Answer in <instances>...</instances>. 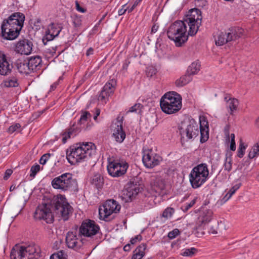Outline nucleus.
Masks as SVG:
<instances>
[{
  "label": "nucleus",
  "mask_w": 259,
  "mask_h": 259,
  "mask_svg": "<svg viewBox=\"0 0 259 259\" xmlns=\"http://www.w3.org/2000/svg\"><path fill=\"white\" fill-rule=\"evenodd\" d=\"M67 220L69 214L72 212V207L67 201L65 196L58 195L50 204H42L38 206L35 211L34 217L36 220H43L48 224L53 222L54 217L52 210Z\"/></svg>",
  "instance_id": "nucleus-1"
},
{
  "label": "nucleus",
  "mask_w": 259,
  "mask_h": 259,
  "mask_svg": "<svg viewBox=\"0 0 259 259\" xmlns=\"http://www.w3.org/2000/svg\"><path fill=\"white\" fill-rule=\"evenodd\" d=\"M96 153V146L93 143L78 144L71 146L66 152V158L71 164L86 160Z\"/></svg>",
  "instance_id": "nucleus-2"
},
{
  "label": "nucleus",
  "mask_w": 259,
  "mask_h": 259,
  "mask_svg": "<svg viewBox=\"0 0 259 259\" xmlns=\"http://www.w3.org/2000/svg\"><path fill=\"white\" fill-rule=\"evenodd\" d=\"M40 247L32 244L27 246L16 245L11 250V259H38L40 256Z\"/></svg>",
  "instance_id": "nucleus-3"
},
{
  "label": "nucleus",
  "mask_w": 259,
  "mask_h": 259,
  "mask_svg": "<svg viewBox=\"0 0 259 259\" xmlns=\"http://www.w3.org/2000/svg\"><path fill=\"white\" fill-rule=\"evenodd\" d=\"M181 98L174 92L167 93L160 100V107L165 113L170 114L179 111L182 108Z\"/></svg>",
  "instance_id": "nucleus-4"
},
{
  "label": "nucleus",
  "mask_w": 259,
  "mask_h": 259,
  "mask_svg": "<svg viewBox=\"0 0 259 259\" xmlns=\"http://www.w3.org/2000/svg\"><path fill=\"white\" fill-rule=\"evenodd\" d=\"M24 20L25 15L23 13H13L7 19L4 20L1 25V32H20Z\"/></svg>",
  "instance_id": "nucleus-5"
},
{
  "label": "nucleus",
  "mask_w": 259,
  "mask_h": 259,
  "mask_svg": "<svg viewBox=\"0 0 259 259\" xmlns=\"http://www.w3.org/2000/svg\"><path fill=\"white\" fill-rule=\"evenodd\" d=\"M209 170L206 163H201L195 166L189 175V181L193 188L201 186L208 179Z\"/></svg>",
  "instance_id": "nucleus-6"
},
{
  "label": "nucleus",
  "mask_w": 259,
  "mask_h": 259,
  "mask_svg": "<svg viewBox=\"0 0 259 259\" xmlns=\"http://www.w3.org/2000/svg\"><path fill=\"white\" fill-rule=\"evenodd\" d=\"M179 130L182 142L195 139L199 133L198 125L193 119L182 121Z\"/></svg>",
  "instance_id": "nucleus-7"
},
{
  "label": "nucleus",
  "mask_w": 259,
  "mask_h": 259,
  "mask_svg": "<svg viewBox=\"0 0 259 259\" xmlns=\"http://www.w3.org/2000/svg\"><path fill=\"white\" fill-rule=\"evenodd\" d=\"M51 185L55 189L67 191L76 187L77 183L76 179L73 178L72 174L66 172L54 178Z\"/></svg>",
  "instance_id": "nucleus-8"
},
{
  "label": "nucleus",
  "mask_w": 259,
  "mask_h": 259,
  "mask_svg": "<svg viewBox=\"0 0 259 259\" xmlns=\"http://www.w3.org/2000/svg\"><path fill=\"white\" fill-rule=\"evenodd\" d=\"M102 208L99 209L100 219L105 221H109L108 217L112 213H118L121 208L120 205L115 200L110 199L107 200L103 205Z\"/></svg>",
  "instance_id": "nucleus-9"
},
{
  "label": "nucleus",
  "mask_w": 259,
  "mask_h": 259,
  "mask_svg": "<svg viewBox=\"0 0 259 259\" xmlns=\"http://www.w3.org/2000/svg\"><path fill=\"white\" fill-rule=\"evenodd\" d=\"M128 167V165L125 161H113L109 162L107 170L112 177H119L126 173Z\"/></svg>",
  "instance_id": "nucleus-10"
},
{
  "label": "nucleus",
  "mask_w": 259,
  "mask_h": 259,
  "mask_svg": "<svg viewBox=\"0 0 259 259\" xmlns=\"http://www.w3.org/2000/svg\"><path fill=\"white\" fill-rule=\"evenodd\" d=\"M212 215L213 212L209 209L200 212L193 228L194 230L196 231L197 233L200 232L201 234H203V231L205 229L206 225L211 220Z\"/></svg>",
  "instance_id": "nucleus-11"
},
{
  "label": "nucleus",
  "mask_w": 259,
  "mask_h": 259,
  "mask_svg": "<svg viewBox=\"0 0 259 259\" xmlns=\"http://www.w3.org/2000/svg\"><path fill=\"white\" fill-rule=\"evenodd\" d=\"M161 160V157L154 153L152 149H147L143 151L142 161L146 167L153 168L158 165Z\"/></svg>",
  "instance_id": "nucleus-12"
},
{
  "label": "nucleus",
  "mask_w": 259,
  "mask_h": 259,
  "mask_svg": "<svg viewBox=\"0 0 259 259\" xmlns=\"http://www.w3.org/2000/svg\"><path fill=\"white\" fill-rule=\"evenodd\" d=\"M100 227L95 221L87 220L82 223L79 228V234L87 237H92L99 231Z\"/></svg>",
  "instance_id": "nucleus-13"
},
{
  "label": "nucleus",
  "mask_w": 259,
  "mask_h": 259,
  "mask_svg": "<svg viewBox=\"0 0 259 259\" xmlns=\"http://www.w3.org/2000/svg\"><path fill=\"white\" fill-rule=\"evenodd\" d=\"M140 191L139 185L137 183L130 182L123 190L122 198L125 201L129 202L135 198Z\"/></svg>",
  "instance_id": "nucleus-14"
},
{
  "label": "nucleus",
  "mask_w": 259,
  "mask_h": 259,
  "mask_svg": "<svg viewBox=\"0 0 259 259\" xmlns=\"http://www.w3.org/2000/svg\"><path fill=\"white\" fill-rule=\"evenodd\" d=\"M115 85L116 81L114 79H111L107 82L103 87L98 96V100L103 104H106L109 97L113 94Z\"/></svg>",
  "instance_id": "nucleus-15"
},
{
  "label": "nucleus",
  "mask_w": 259,
  "mask_h": 259,
  "mask_svg": "<svg viewBox=\"0 0 259 259\" xmlns=\"http://www.w3.org/2000/svg\"><path fill=\"white\" fill-rule=\"evenodd\" d=\"M33 44L28 39L19 41L16 45L15 51L21 55H28L32 51Z\"/></svg>",
  "instance_id": "nucleus-16"
},
{
  "label": "nucleus",
  "mask_w": 259,
  "mask_h": 259,
  "mask_svg": "<svg viewBox=\"0 0 259 259\" xmlns=\"http://www.w3.org/2000/svg\"><path fill=\"white\" fill-rule=\"evenodd\" d=\"M113 128L112 137L117 142L121 143L125 138V133L122 126V119H117Z\"/></svg>",
  "instance_id": "nucleus-17"
},
{
  "label": "nucleus",
  "mask_w": 259,
  "mask_h": 259,
  "mask_svg": "<svg viewBox=\"0 0 259 259\" xmlns=\"http://www.w3.org/2000/svg\"><path fill=\"white\" fill-rule=\"evenodd\" d=\"M239 37L237 33H215L213 36L215 44L217 46H223Z\"/></svg>",
  "instance_id": "nucleus-18"
},
{
  "label": "nucleus",
  "mask_w": 259,
  "mask_h": 259,
  "mask_svg": "<svg viewBox=\"0 0 259 259\" xmlns=\"http://www.w3.org/2000/svg\"><path fill=\"white\" fill-rule=\"evenodd\" d=\"M168 37L173 40L177 47H181L188 38V36H194L196 33H166Z\"/></svg>",
  "instance_id": "nucleus-19"
},
{
  "label": "nucleus",
  "mask_w": 259,
  "mask_h": 259,
  "mask_svg": "<svg viewBox=\"0 0 259 259\" xmlns=\"http://www.w3.org/2000/svg\"><path fill=\"white\" fill-rule=\"evenodd\" d=\"M13 65L7 60L6 55L0 52V74L6 76L10 74L13 69Z\"/></svg>",
  "instance_id": "nucleus-20"
},
{
  "label": "nucleus",
  "mask_w": 259,
  "mask_h": 259,
  "mask_svg": "<svg viewBox=\"0 0 259 259\" xmlns=\"http://www.w3.org/2000/svg\"><path fill=\"white\" fill-rule=\"evenodd\" d=\"M66 243L69 248L77 249L82 245L81 241L79 239L75 233L69 232L66 237Z\"/></svg>",
  "instance_id": "nucleus-21"
},
{
  "label": "nucleus",
  "mask_w": 259,
  "mask_h": 259,
  "mask_svg": "<svg viewBox=\"0 0 259 259\" xmlns=\"http://www.w3.org/2000/svg\"><path fill=\"white\" fill-rule=\"evenodd\" d=\"M200 133V142L204 143L208 139V123L205 117H200V127L199 128Z\"/></svg>",
  "instance_id": "nucleus-22"
},
{
  "label": "nucleus",
  "mask_w": 259,
  "mask_h": 259,
  "mask_svg": "<svg viewBox=\"0 0 259 259\" xmlns=\"http://www.w3.org/2000/svg\"><path fill=\"white\" fill-rule=\"evenodd\" d=\"M187 27L185 19L176 21L170 25L167 32H187Z\"/></svg>",
  "instance_id": "nucleus-23"
},
{
  "label": "nucleus",
  "mask_w": 259,
  "mask_h": 259,
  "mask_svg": "<svg viewBox=\"0 0 259 259\" xmlns=\"http://www.w3.org/2000/svg\"><path fill=\"white\" fill-rule=\"evenodd\" d=\"M185 20L187 26H189L187 32H197L201 23V20H199L198 16L196 19L194 18H186Z\"/></svg>",
  "instance_id": "nucleus-24"
},
{
  "label": "nucleus",
  "mask_w": 259,
  "mask_h": 259,
  "mask_svg": "<svg viewBox=\"0 0 259 259\" xmlns=\"http://www.w3.org/2000/svg\"><path fill=\"white\" fill-rule=\"evenodd\" d=\"M27 60L31 73L37 71L41 67L42 61L40 56L32 57Z\"/></svg>",
  "instance_id": "nucleus-25"
},
{
  "label": "nucleus",
  "mask_w": 259,
  "mask_h": 259,
  "mask_svg": "<svg viewBox=\"0 0 259 259\" xmlns=\"http://www.w3.org/2000/svg\"><path fill=\"white\" fill-rule=\"evenodd\" d=\"M15 65L20 73L25 74L31 73L27 59H18L16 60Z\"/></svg>",
  "instance_id": "nucleus-26"
},
{
  "label": "nucleus",
  "mask_w": 259,
  "mask_h": 259,
  "mask_svg": "<svg viewBox=\"0 0 259 259\" xmlns=\"http://www.w3.org/2000/svg\"><path fill=\"white\" fill-rule=\"evenodd\" d=\"M80 131V128L76 126L75 123L73 124L71 127L66 130L62 135V141L65 143L68 139L71 136H76Z\"/></svg>",
  "instance_id": "nucleus-27"
},
{
  "label": "nucleus",
  "mask_w": 259,
  "mask_h": 259,
  "mask_svg": "<svg viewBox=\"0 0 259 259\" xmlns=\"http://www.w3.org/2000/svg\"><path fill=\"white\" fill-rule=\"evenodd\" d=\"M18 85V79L16 76H12L6 78L0 84L2 88H15Z\"/></svg>",
  "instance_id": "nucleus-28"
},
{
  "label": "nucleus",
  "mask_w": 259,
  "mask_h": 259,
  "mask_svg": "<svg viewBox=\"0 0 259 259\" xmlns=\"http://www.w3.org/2000/svg\"><path fill=\"white\" fill-rule=\"evenodd\" d=\"M146 245L142 243L139 245L134 251L132 259H142L145 254Z\"/></svg>",
  "instance_id": "nucleus-29"
},
{
  "label": "nucleus",
  "mask_w": 259,
  "mask_h": 259,
  "mask_svg": "<svg viewBox=\"0 0 259 259\" xmlns=\"http://www.w3.org/2000/svg\"><path fill=\"white\" fill-rule=\"evenodd\" d=\"M239 101L235 98H229L227 101L226 107L230 114L233 115V112L237 109Z\"/></svg>",
  "instance_id": "nucleus-30"
},
{
  "label": "nucleus",
  "mask_w": 259,
  "mask_h": 259,
  "mask_svg": "<svg viewBox=\"0 0 259 259\" xmlns=\"http://www.w3.org/2000/svg\"><path fill=\"white\" fill-rule=\"evenodd\" d=\"M200 69V63L198 60L195 61L191 63L187 69V72L191 75L198 73Z\"/></svg>",
  "instance_id": "nucleus-31"
},
{
  "label": "nucleus",
  "mask_w": 259,
  "mask_h": 259,
  "mask_svg": "<svg viewBox=\"0 0 259 259\" xmlns=\"http://www.w3.org/2000/svg\"><path fill=\"white\" fill-rule=\"evenodd\" d=\"M192 80V75L187 72L185 75L180 77L179 79L176 81V84L177 87H183Z\"/></svg>",
  "instance_id": "nucleus-32"
},
{
  "label": "nucleus",
  "mask_w": 259,
  "mask_h": 259,
  "mask_svg": "<svg viewBox=\"0 0 259 259\" xmlns=\"http://www.w3.org/2000/svg\"><path fill=\"white\" fill-rule=\"evenodd\" d=\"M152 181V184L154 187V189L156 191L161 190L164 188V182L160 178H153Z\"/></svg>",
  "instance_id": "nucleus-33"
},
{
  "label": "nucleus",
  "mask_w": 259,
  "mask_h": 259,
  "mask_svg": "<svg viewBox=\"0 0 259 259\" xmlns=\"http://www.w3.org/2000/svg\"><path fill=\"white\" fill-rule=\"evenodd\" d=\"M241 186V183H239L234 185L225 195L224 198L226 199V200L229 199L231 196L235 193V192L239 189Z\"/></svg>",
  "instance_id": "nucleus-34"
},
{
  "label": "nucleus",
  "mask_w": 259,
  "mask_h": 259,
  "mask_svg": "<svg viewBox=\"0 0 259 259\" xmlns=\"http://www.w3.org/2000/svg\"><path fill=\"white\" fill-rule=\"evenodd\" d=\"M61 30L62 27L60 24L52 23L49 26L45 32H60Z\"/></svg>",
  "instance_id": "nucleus-35"
},
{
  "label": "nucleus",
  "mask_w": 259,
  "mask_h": 259,
  "mask_svg": "<svg viewBox=\"0 0 259 259\" xmlns=\"http://www.w3.org/2000/svg\"><path fill=\"white\" fill-rule=\"evenodd\" d=\"M259 154V143L254 145L250 149L248 153V157L250 159L253 158Z\"/></svg>",
  "instance_id": "nucleus-36"
},
{
  "label": "nucleus",
  "mask_w": 259,
  "mask_h": 259,
  "mask_svg": "<svg viewBox=\"0 0 259 259\" xmlns=\"http://www.w3.org/2000/svg\"><path fill=\"white\" fill-rule=\"evenodd\" d=\"M189 17L187 18H194L196 19L197 16H198V18L199 20L202 19V16L201 15V11L196 8L192 9L189 12Z\"/></svg>",
  "instance_id": "nucleus-37"
},
{
  "label": "nucleus",
  "mask_w": 259,
  "mask_h": 259,
  "mask_svg": "<svg viewBox=\"0 0 259 259\" xmlns=\"http://www.w3.org/2000/svg\"><path fill=\"white\" fill-rule=\"evenodd\" d=\"M59 34L57 33L54 35L53 33H45V35L42 38V41L44 45H46L48 41H51L57 37Z\"/></svg>",
  "instance_id": "nucleus-38"
},
{
  "label": "nucleus",
  "mask_w": 259,
  "mask_h": 259,
  "mask_svg": "<svg viewBox=\"0 0 259 259\" xmlns=\"http://www.w3.org/2000/svg\"><path fill=\"white\" fill-rule=\"evenodd\" d=\"M50 259H67V254L63 250H60L57 253H53Z\"/></svg>",
  "instance_id": "nucleus-39"
},
{
  "label": "nucleus",
  "mask_w": 259,
  "mask_h": 259,
  "mask_svg": "<svg viewBox=\"0 0 259 259\" xmlns=\"http://www.w3.org/2000/svg\"><path fill=\"white\" fill-rule=\"evenodd\" d=\"M196 252V249L194 247H191V248H186L182 250L181 254L185 256H192Z\"/></svg>",
  "instance_id": "nucleus-40"
},
{
  "label": "nucleus",
  "mask_w": 259,
  "mask_h": 259,
  "mask_svg": "<svg viewBox=\"0 0 259 259\" xmlns=\"http://www.w3.org/2000/svg\"><path fill=\"white\" fill-rule=\"evenodd\" d=\"M20 33H0L1 36L4 40H12L17 38Z\"/></svg>",
  "instance_id": "nucleus-41"
},
{
  "label": "nucleus",
  "mask_w": 259,
  "mask_h": 259,
  "mask_svg": "<svg viewBox=\"0 0 259 259\" xmlns=\"http://www.w3.org/2000/svg\"><path fill=\"white\" fill-rule=\"evenodd\" d=\"M175 212V209L172 207H167L163 211L162 217L165 219L170 218Z\"/></svg>",
  "instance_id": "nucleus-42"
},
{
  "label": "nucleus",
  "mask_w": 259,
  "mask_h": 259,
  "mask_svg": "<svg viewBox=\"0 0 259 259\" xmlns=\"http://www.w3.org/2000/svg\"><path fill=\"white\" fill-rule=\"evenodd\" d=\"M92 183L97 187H99L102 184V179L100 175H95L92 180Z\"/></svg>",
  "instance_id": "nucleus-43"
},
{
  "label": "nucleus",
  "mask_w": 259,
  "mask_h": 259,
  "mask_svg": "<svg viewBox=\"0 0 259 259\" xmlns=\"http://www.w3.org/2000/svg\"><path fill=\"white\" fill-rule=\"evenodd\" d=\"M21 125L19 123H16L11 125L8 129L7 132L9 134H12L20 129Z\"/></svg>",
  "instance_id": "nucleus-44"
},
{
  "label": "nucleus",
  "mask_w": 259,
  "mask_h": 259,
  "mask_svg": "<svg viewBox=\"0 0 259 259\" xmlns=\"http://www.w3.org/2000/svg\"><path fill=\"white\" fill-rule=\"evenodd\" d=\"M143 108V105L140 103L136 104L132 106L127 112H140Z\"/></svg>",
  "instance_id": "nucleus-45"
},
{
  "label": "nucleus",
  "mask_w": 259,
  "mask_h": 259,
  "mask_svg": "<svg viewBox=\"0 0 259 259\" xmlns=\"http://www.w3.org/2000/svg\"><path fill=\"white\" fill-rule=\"evenodd\" d=\"M245 149L246 146L244 145V143L241 141L239 144V148L238 149L237 156L241 158L243 156Z\"/></svg>",
  "instance_id": "nucleus-46"
},
{
  "label": "nucleus",
  "mask_w": 259,
  "mask_h": 259,
  "mask_svg": "<svg viewBox=\"0 0 259 259\" xmlns=\"http://www.w3.org/2000/svg\"><path fill=\"white\" fill-rule=\"evenodd\" d=\"M91 117V114L85 111L82 113V115H81L79 119V123L80 124L84 123L85 121L87 120V119Z\"/></svg>",
  "instance_id": "nucleus-47"
},
{
  "label": "nucleus",
  "mask_w": 259,
  "mask_h": 259,
  "mask_svg": "<svg viewBox=\"0 0 259 259\" xmlns=\"http://www.w3.org/2000/svg\"><path fill=\"white\" fill-rule=\"evenodd\" d=\"M40 165L36 164L33 165L30 169V176L34 177L36 174L40 170Z\"/></svg>",
  "instance_id": "nucleus-48"
},
{
  "label": "nucleus",
  "mask_w": 259,
  "mask_h": 259,
  "mask_svg": "<svg viewBox=\"0 0 259 259\" xmlns=\"http://www.w3.org/2000/svg\"><path fill=\"white\" fill-rule=\"evenodd\" d=\"M224 169L227 171H230L232 169V160L231 157H226L224 163Z\"/></svg>",
  "instance_id": "nucleus-49"
},
{
  "label": "nucleus",
  "mask_w": 259,
  "mask_h": 259,
  "mask_svg": "<svg viewBox=\"0 0 259 259\" xmlns=\"http://www.w3.org/2000/svg\"><path fill=\"white\" fill-rule=\"evenodd\" d=\"M51 154L50 153H47L44 154L39 159V163L40 164L45 165L47 161L50 159Z\"/></svg>",
  "instance_id": "nucleus-50"
},
{
  "label": "nucleus",
  "mask_w": 259,
  "mask_h": 259,
  "mask_svg": "<svg viewBox=\"0 0 259 259\" xmlns=\"http://www.w3.org/2000/svg\"><path fill=\"white\" fill-rule=\"evenodd\" d=\"M180 234V231L178 229H175L172 231L169 232L168 234V237L170 239H174Z\"/></svg>",
  "instance_id": "nucleus-51"
},
{
  "label": "nucleus",
  "mask_w": 259,
  "mask_h": 259,
  "mask_svg": "<svg viewBox=\"0 0 259 259\" xmlns=\"http://www.w3.org/2000/svg\"><path fill=\"white\" fill-rule=\"evenodd\" d=\"M157 72L156 69L153 67H149L147 68L146 74L148 76L152 77Z\"/></svg>",
  "instance_id": "nucleus-52"
},
{
  "label": "nucleus",
  "mask_w": 259,
  "mask_h": 259,
  "mask_svg": "<svg viewBox=\"0 0 259 259\" xmlns=\"http://www.w3.org/2000/svg\"><path fill=\"white\" fill-rule=\"evenodd\" d=\"M196 203V199H193L190 203L186 204L184 206L183 211H187L192 207Z\"/></svg>",
  "instance_id": "nucleus-53"
},
{
  "label": "nucleus",
  "mask_w": 259,
  "mask_h": 259,
  "mask_svg": "<svg viewBox=\"0 0 259 259\" xmlns=\"http://www.w3.org/2000/svg\"><path fill=\"white\" fill-rule=\"evenodd\" d=\"M75 8L76 10L81 13H85L87 12V9L85 8L81 7L78 1H75Z\"/></svg>",
  "instance_id": "nucleus-54"
},
{
  "label": "nucleus",
  "mask_w": 259,
  "mask_h": 259,
  "mask_svg": "<svg viewBox=\"0 0 259 259\" xmlns=\"http://www.w3.org/2000/svg\"><path fill=\"white\" fill-rule=\"evenodd\" d=\"M206 1L205 0H195V5L198 7H203L206 5Z\"/></svg>",
  "instance_id": "nucleus-55"
},
{
  "label": "nucleus",
  "mask_w": 259,
  "mask_h": 259,
  "mask_svg": "<svg viewBox=\"0 0 259 259\" xmlns=\"http://www.w3.org/2000/svg\"><path fill=\"white\" fill-rule=\"evenodd\" d=\"M142 239V236L140 235L136 236L134 238L131 239L130 242L132 244H135L137 241H140Z\"/></svg>",
  "instance_id": "nucleus-56"
},
{
  "label": "nucleus",
  "mask_w": 259,
  "mask_h": 259,
  "mask_svg": "<svg viewBox=\"0 0 259 259\" xmlns=\"http://www.w3.org/2000/svg\"><path fill=\"white\" fill-rule=\"evenodd\" d=\"M13 172V171L11 169H8L6 170L5 173V176L4 177V179L5 180H7L8 178L10 177V176L12 175Z\"/></svg>",
  "instance_id": "nucleus-57"
},
{
  "label": "nucleus",
  "mask_w": 259,
  "mask_h": 259,
  "mask_svg": "<svg viewBox=\"0 0 259 259\" xmlns=\"http://www.w3.org/2000/svg\"><path fill=\"white\" fill-rule=\"evenodd\" d=\"M141 0H136L132 7L128 9V13H131L134 9L137 6V5L141 2Z\"/></svg>",
  "instance_id": "nucleus-58"
},
{
  "label": "nucleus",
  "mask_w": 259,
  "mask_h": 259,
  "mask_svg": "<svg viewBox=\"0 0 259 259\" xmlns=\"http://www.w3.org/2000/svg\"><path fill=\"white\" fill-rule=\"evenodd\" d=\"M125 5H123L122 6V8L118 10V15L119 16L122 15L126 12V11H128V8H127L126 9L124 8V7Z\"/></svg>",
  "instance_id": "nucleus-59"
},
{
  "label": "nucleus",
  "mask_w": 259,
  "mask_h": 259,
  "mask_svg": "<svg viewBox=\"0 0 259 259\" xmlns=\"http://www.w3.org/2000/svg\"><path fill=\"white\" fill-rule=\"evenodd\" d=\"M209 233L212 234H217L218 233L217 227L216 226L211 227L209 231Z\"/></svg>",
  "instance_id": "nucleus-60"
},
{
  "label": "nucleus",
  "mask_w": 259,
  "mask_h": 259,
  "mask_svg": "<svg viewBox=\"0 0 259 259\" xmlns=\"http://www.w3.org/2000/svg\"><path fill=\"white\" fill-rule=\"evenodd\" d=\"M230 149L232 151H235L236 149V144L235 140H231Z\"/></svg>",
  "instance_id": "nucleus-61"
},
{
  "label": "nucleus",
  "mask_w": 259,
  "mask_h": 259,
  "mask_svg": "<svg viewBox=\"0 0 259 259\" xmlns=\"http://www.w3.org/2000/svg\"><path fill=\"white\" fill-rule=\"evenodd\" d=\"M40 29V25L39 23L37 22V24H35L34 26L32 27V30L34 31H37Z\"/></svg>",
  "instance_id": "nucleus-62"
},
{
  "label": "nucleus",
  "mask_w": 259,
  "mask_h": 259,
  "mask_svg": "<svg viewBox=\"0 0 259 259\" xmlns=\"http://www.w3.org/2000/svg\"><path fill=\"white\" fill-rule=\"evenodd\" d=\"M100 110L99 109L96 108V111H95V115L94 116V119L95 120H97V117L100 115Z\"/></svg>",
  "instance_id": "nucleus-63"
},
{
  "label": "nucleus",
  "mask_w": 259,
  "mask_h": 259,
  "mask_svg": "<svg viewBox=\"0 0 259 259\" xmlns=\"http://www.w3.org/2000/svg\"><path fill=\"white\" fill-rule=\"evenodd\" d=\"M159 26L157 25L156 24H154L152 28H151V32H156L157 31Z\"/></svg>",
  "instance_id": "nucleus-64"
}]
</instances>
